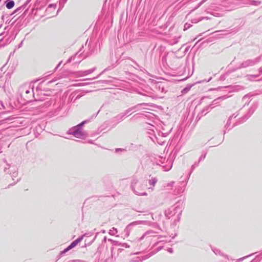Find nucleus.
I'll return each instance as SVG.
<instances>
[{"label":"nucleus","instance_id":"1","mask_svg":"<svg viewBox=\"0 0 262 262\" xmlns=\"http://www.w3.org/2000/svg\"><path fill=\"white\" fill-rule=\"evenodd\" d=\"M78 243V241L77 239L74 241L73 242L70 246H69L67 248H66L64 251H63V253H66L68 252L70 249H72L74 247H75Z\"/></svg>","mask_w":262,"mask_h":262},{"label":"nucleus","instance_id":"3","mask_svg":"<svg viewBox=\"0 0 262 262\" xmlns=\"http://www.w3.org/2000/svg\"><path fill=\"white\" fill-rule=\"evenodd\" d=\"M1 1V0H0V2Z\"/></svg>","mask_w":262,"mask_h":262},{"label":"nucleus","instance_id":"2","mask_svg":"<svg viewBox=\"0 0 262 262\" xmlns=\"http://www.w3.org/2000/svg\"><path fill=\"white\" fill-rule=\"evenodd\" d=\"M14 6V2L13 1H10L6 4V7L7 9H10L12 8Z\"/></svg>","mask_w":262,"mask_h":262}]
</instances>
